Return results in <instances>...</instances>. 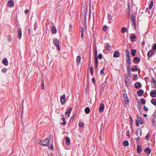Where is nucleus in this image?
Segmentation results:
<instances>
[{"instance_id":"4c0bfd02","label":"nucleus","mask_w":156,"mask_h":156,"mask_svg":"<svg viewBox=\"0 0 156 156\" xmlns=\"http://www.w3.org/2000/svg\"><path fill=\"white\" fill-rule=\"evenodd\" d=\"M97 49L96 48L94 51V57H97Z\"/></svg>"},{"instance_id":"8fccbe9b","label":"nucleus","mask_w":156,"mask_h":156,"mask_svg":"<svg viewBox=\"0 0 156 156\" xmlns=\"http://www.w3.org/2000/svg\"><path fill=\"white\" fill-rule=\"evenodd\" d=\"M140 139V138L139 137H137L135 138V139L136 140V141H137V142H138L139 141Z\"/></svg>"},{"instance_id":"1a4fd4ad","label":"nucleus","mask_w":156,"mask_h":156,"mask_svg":"<svg viewBox=\"0 0 156 156\" xmlns=\"http://www.w3.org/2000/svg\"><path fill=\"white\" fill-rule=\"evenodd\" d=\"M17 36L19 38H20L22 37V30L20 28H18Z\"/></svg>"},{"instance_id":"774afa93","label":"nucleus","mask_w":156,"mask_h":156,"mask_svg":"<svg viewBox=\"0 0 156 156\" xmlns=\"http://www.w3.org/2000/svg\"><path fill=\"white\" fill-rule=\"evenodd\" d=\"M11 36H9L8 37V40L9 41H10L11 40Z\"/></svg>"},{"instance_id":"393cba45","label":"nucleus","mask_w":156,"mask_h":156,"mask_svg":"<svg viewBox=\"0 0 156 156\" xmlns=\"http://www.w3.org/2000/svg\"><path fill=\"white\" fill-rule=\"evenodd\" d=\"M123 145L125 146H128L129 145V143L127 140H125L123 142Z\"/></svg>"},{"instance_id":"f8f14e48","label":"nucleus","mask_w":156,"mask_h":156,"mask_svg":"<svg viewBox=\"0 0 156 156\" xmlns=\"http://www.w3.org/2000/svg\"><path fill=\"white\" fill-rule=\"evenodd\" d=\"M151 83H153L152 85V87L155 88H156V81H155L154 78H152Z\"/></svg>"},{"instance_id":"864d4df0","label":"nucleus","mask_w":156,"mask_h":156,"mask_svg":"<svg viewBox=\"0 0 156 156\" xmlns=\"http://www.w3.org/2000/svg\"><path fill=\"white\" fill-rule=\"evenodd\" d=\"M92 81L93 83H95V78H93L92 79Z\"/></svg>"},{"instance_id":"2eb2a0df","label":"nucleus","mask_w":156,"mask_h":156,"mask_svg":"<svg viewBox=\"0 0 156 156\" xmlns=\"http://www.w3.org/2000/svg\"><path fill=\"white\" fill-rule=\"evenodd\" d=\"M120 55V54L119 52L116 51H115L113 54V57L115 58H117L119 57Z\"/></svg>"},{"instance_id":"69168bd1","label":"nucleus","mask_w":156,"mask_h":156,"mask_svg":"<svg viewBox=\"0 0 156 156\" xmlns=\"http://www.w3.org/2000/svg\"><path fill=\"white\" fill-rule=\"evenodd\" d=\"M80 32L81 33H83V27H81L80 28Z\"/></svg>"},{"instance_id":"0e129e2a","label":"nucleus","mask_w":156,"mask_h":156,"mask_svg":"<svg viewBox=\"0 0 156 156\" xmlns=\"http://www.w3.org/2000/svg\"><path fill=\"white\" fill-rule=\"evenodd\" d=\"M98 67V63H95V68H97Z\"/></svg>"},{"instance_id":"5fc2aeb1","label":"nucleus","mask_w":156,"mask_h":156,"mask_svg":"<svg viewBox=\"0 0 156 156\" xmlns=\"http://www.w3.org/2000/svg\"><path fill=\"white\" fill-rule=\"evenodd\" d=\"M144 110L146 111H147L148 110V109L145 106H144L143 107Z\"/></svg>"},{"instance_id":"a878e982","label":"nucleus","mask_w":156,"mask_h":156,"mask_svg":"<svg viewBox=\"0 0 156 156\" xmlns=\"http://www.w3.org/2000/svg\"><path fill=\"white\" fill-rule=\"evenodd\" d=\"M51 30L53 32L52 34L56 33L57 32V30L55 27H52Z\"/></svg>"},{"instance_id":"c9c22d12","label":"nucleus","mask_w":156,"mask_h":156,"mask_svg":"<svg viewBox=\"0 0 156 156\" xmlns=\"http://www.w3.org/2000/svg\"><path fill=\"white\" fill-rule=\"evenodd\" d=\"M127 73L129 75V77H130L131 74V72L130 70H127Z\"/></svg>"},{"instance_id":"a19ab883","label":"nucleus","mask_w":156,"mask_h":156,"mask_svg":"<svg viewBox=\"0 0 156 156\" xmlns=\"http://www.w3.org/2000/svg\"><path fill=\"white\" fill-rule=\"evenodd\" d=\"M107 27L106 26H104L103 27V30L106 31L107 30Z\"/></svg>"},{"instance_id":"09e8293b","label":"nucleus","mask_w":156,"mask_h":156,"mask_svg":"<svg viewBox=\"0 0 156 156\" xmlns=\"http://www.w3.org/2000/svg\"><path fill=\"white\" fill-rule=\"evenodd\" d=\"M6 71L7 69L5 68H3L2 70V71L4 73Z\"/></svg>"},{"instance_id":"c03bdc74","label":"nucleus","mask_w":156,"mask_h":156,"mask_svg":"<svg viewBox=\"0 0 156 156\" xmlns=\"http://www.w3.org/2000/svg\"><path fill=\"white\" fill-rule=\"evenodd\" d=\"M152 48V50L154 51H155V50H156V43L155 44L154 46H153Z\"/></svg>"},{"instance_id":"58836bf2","label":"nucleus","mask_w":156,"mask_h":156,"mask_svg":"<svg viewBox=\"0 0 156 156\" xmlns=\"http://www.w3.org/2000/svg\"><path fill=\"white\" fill-rule=\"evenodd\" d=\"M94 63H98V59L97 57H94Z\"/></svg>"},{"instance_id":"338daca9","label":"nucleus","mask_w":156,"mask_h":156,"mask_svg":"<svg viewBox=\"0 0 156 156\" xmlns=\"http://www.w3.org/2000/svg\"><path fill=\"white\" fill-rule=\"evenodd\" d=\"M139 123L140 124H142L143 123V121L142 120H139Z\"/></svg>"},{"instance_id":"de8ad7c7","label":"nucleus","mask_w":156,"mask_h":156,"mask_svg":"<svg viewBox=\"0 0 156 156\" xmlns=\"http://www.w3.org/2000/svg\"><path fill=\"white\" fill-rule=\"evenodd\" d=\"M155 120L154 119H152V123L153 126H154L155 124Z\"/></svg>"},{"instance_id":"f3484780","label":"nucleus","mask_w":156,"mask_h":156,"mask_svg":"<svg viewBox=\"0 0 156 156\" xmlns=\"http://www.w3.org/2000/svg\"><path fill=\"white\" fill-rule=\"evenodd\" d=\"M142 151V147L140 145H138L137 147V152L138 153H140Z\"/></svg>"},{"instance_id":"7ed1b4c3","label":"nucleus","mask_w":156,"mask_h":156,"mask_svg":"<svg viewBox=\"0 0 156 156\" xmlns=\"http://www.w3.org/2000/svg\"><path fill=\"white\" fill-rule=\"evenodd\" d=\"M66 97V95L64 94L60 98V101L62 105H63L65 103Z\"/></svg>"},{"instance_id":"a18cd8bd","label":"nucleus","mask_w":156,"mask_h":156,"mask_svg":"<svg viewBox=\"0 0 156 156\" xmlns=\"http://www.w3.org/2000/svg\"><path fill=\"white\" fill-rule=\"evenodd\" d=\"M153 118L152 119H154L156 118V112H154L153 115Z\"/></svg>"},{"instance_id":"e2e57ef3","label":"nucleus","mask_w":156,"mask_h":156,"mask_svg":"<svg viewBox=\"0 0 156 156\" xmlns=\"http://www.w3.org/2000/svg\"><path fill=\"white\" fill-rule=\"evenodd\" d=\"M50 148L51 150H53L54 147H53V145L52 144L51 145V146L50 147Z\"/></svg>"},{"instance_id":"4d7b16f0","label":"nucleus","mask_w":156,"mask_h":156,"mask_svg":"<svg viewBox=\"0 0 156 156\" xmlns=\"http://www.w3.org/2000/svg\"><path fill=\"white\" fill-rule=\"evenodd\" d=\"M149 136V133H148L145 137V138L147 140H148V137Z\"/></svg>"},{"instance_id":"2f4dec72","label":"nucleus","mask_w":156,"mask_h":156,"mask_svg":"<svg viewBox=\"0 0 156 156\" xmlns=\"http://www.w3.org/2000/svg\"><path fill=\"white\" fill-rule=\"evenodd\" d=\"M126 30V27H123L122 28V32L123 33H125Z\"/></svg>"},{"instance_id":"ddd939ff","label":"nucleus","mask_w":156,"mask_h":156,"mask_svg":"<svg viewBox=\"0 0 156 156\" xmlns=\"http://www.w3.org/2000/svg\"><path fill=\"white\" fill-rule=\"evenodd\" d=\"M8 5L10 7H12L14 5V3L12 0H9L8 2Z\"/></svg>"},{"instance_id":"a211bd4d","label":"nucleus","mask_w":156,"mask_h":156,"mask_svg":"<svg viewBox=\"0 0 156 156\" xmlns=\"http://www.w3.org/2000/svg\"><path fill=\"white\" fill-rule=\"evenodd\" d=\"M144 152L147 154H150L151 153V149L148 147L145 149Z\"/></svg>"},{"instance_id":"6ab92c4d","label":"nucleus","mask_w":156,"mask_h":156,"mask_svg":"<svg viewBox=\"0 0 156 156\" xmlns=\"http://www.w3.org/2000/svg\"><path fill=\"white\" fill-rule=\"evenodd\" d=\"M65 139L66 142V144L68 145H69L70 142V139L68 137H66L65 138Z\"/></svg>"},{"instance_id":"c85d7f7f","label":"nucleus","mask_w":156,"mask_h":156,"mask_svg":"<svg viewBox=\"0 0 156 156\" xmlns=\"http://www.w3.org/2000/svg\"><path fill=\"white\" fill-rule=\"evenodd\" d=\"M90 74L91 75H93L94 72V70L93 67L91 66L90 68Z\"/></svg>"},{"instance_id":"9b49d317","label":"nucleus","mask_w":156,"mask_h":156,"mask_svg":"<svg viewBox=\"0 0 156 156\" xmlns=\"http://www.w3.org/2000/svg\"><path fill=\"white\" fill-rule=\"evenodd\" d=\"M134 86L136 88H139L141 87V84L140 82H136L135 83Z\"/></svg>"},{"instance_id":"6e6d98bb","label":"nucleus","mask_w":156,"mask_h":156,"mask_svg":"<svg viewBox=\"0 0 156 156\" xmlns=\"http://www.w3.org/2000/svg\"><path fill=\"white\" fill-rule=\"evenodd\" d=\"M127 69H128L127 70H130L129 65L128 64L127 65Z\"/></svg>"},{"instance_id":"473e14b6","label":"nucleus","mask_w":156,"mask_h":156,"mask_svg":"<svg viewBox=\"0 0 156 156\" xmlns=\"http://www.w3.org/2000/svg\"><path fill=\"white\" fill-rule=\"evenodd\" d=\"M125 83H126V85L127 86H128L129 85V83L128 81V79H126L125 80Z\"/></svg>"},{"instance_id":"680f3d73","label":"nucleus","mask_w":156,"mask_h":156,"mask_svg":"<svg viewBox=\"0 0 156 156\" xmlns=\"http://www.w3.org/2000/svg\"><path fill=\"white\" fill-rule=\"evenodd\" d=\"M127 61V63L128 64L130 65L131 64V62L130 60H126Z\"/></svg>"},{"instance_id":"79ce46f5","label":"nucleus","mask_w":156,"mask_h":156,"mask_svg":"<svg viewBox=\"0 0 156 156\" xmlns=\"http://www.w3.org/2000/svg\"><path fill=\"white\" fill-rule=\"evenodd\" d=\"M62 119L63 120V122L61 124H65L66 123V121H65V118H62Z\"/></svg>"},{"instance_id":"e433bc0d","label":"nucleus","mask_w":156,"mask_h":156,"mask_svg":"<svg viewBox=\"0 0 156 156\" xmlns=\"http://www.w3.org/2000/svg\"><path fill=\"white\" fill-rule=\"evenodd\" d=\"M141 102L144 104H145V100L144 99H141L140 100Z\"/></svg>"},{"instance_id":"bb28decb","label":"nucleus","mask_w":156,"mask_h":156,"mask_svg":"<svg viewBox=\"0 0 156 156\" xmlns=\"http://www.w3.org/2000/svg\"><path fill=\"white\" fill-rule=\"evenodd\" d=\"M110 45L108 44H106L105 47V49L107 50H109L110 49Z\"/></svg>"},{"instance_id":"aec40b11","label":"nucleus","mask_w":156,"mask_h":156,"mask_svg":"<svg viewBox=\"0 0 156 156\" xmlns=\"http://www.w3.org/2000/svg\"><path fill=\"white\" fill-rule=\"evenodd\" d=\"M81 60V57L79 56H78L76 58V61L77 62V65H79L80 63V60Z\"/></svg>"},{"instance_id":"bf43d9fd","label":"nucleus","mask_w":156,"mask_h":156,"mask_svg":"<svg viewBox=\"0 0 156 156\" xmlns=\"http://www.w3.org/2000/svg\"><path fill=\"white\" fill-rule=\"evenodd\" d=\"M126 59V60H131V58H130V56H127V58Z\"/></svg>"},{"instance_id":"39448f33","label":"nucleus","mask_w":156,"mask_h":156,"mask_svg":"<svg viewBox=\"0 0 156 156\" xmlns=\"http://www.w3.org/2000/svg\"><path fill=\"white\" fill-rule=\"evenodd\" d=\"M140 61V58L138 57H136L134 58L133 60V62L135 64L138 63Z\"/></svg>"},{"instance_id":"37998d69","label":"nucleus","mask_w":156,"mask_h":156,"mask_svg":"<svg viewBox=\"0 0 156 156\" xmlns=\"http://www.w3.org/2000/svg\"><path fill=\"white\" fill-rule=\"evenodd\" d=\"M138 75L137 74H136L134 75L133 77V79L134 80H136L138 78Z\"/></svg>"},{"instance_id":"49530a36","label":"nucleus","mask_w":156,"mask_h":156,"mask_svg":"<svg viewBox=\"0 0 156 156\" xmlns=\"http://www.w3.org/2000/svg\"><path fill=\"white\" fill-rule=\"evenodd\" d=\"M105 69L104 68H103L100 71V73L101 74H103L104 73V70Z\"/></svg>"},{"instance_id":"f03ea898","label":"nucleus","mask_w":156,"mask_h":156,"mask_svg":"<svg viewBox=\"0 0 156 156\" xmlns=\"http://www.w3.org/2000/svg\"><path fill=\"white\" fill-rule=\"evenodd\" d=\"M53 43L54 45L57 47V49L58 50H59L60 48L59 47V41L57 39L55 38L53 40Z\"/></svg>"},{"instance_id":"6e6552de","label":"nucleus","mask_w":156,"mask_h":156,"mask_svg":"<svg viewBox=\"0 0 156 156\" xmlns=\"http://www.w3.org/2000/svg\"><path fill=\"white\" fill-rule=\"evenodd\" d=\"M150 95L152 97L154 98L156 97V90L151 91L150 93Z\"/></svg>"},{"instance_id":"5701e85b","label":"nucleus","mask_w":156,"mask_h":156,"mask_svg":"<svg viewBox=\"0 0 156 156\" xmlns=\"http://www.w3.org/2000/svg\"><path fill=\"white\" fill-rule=\"evenodd\" d=\"M139 134H140V136L141 135V130L140 129H137L136 131V135L137 136H138Z\"/></svg>"},{"instance_id":"f257e3e1","label":"nucleus","mask_w":156,"mask_h":156,"mask_svg":"<svg viewBox=\"0 0 156 156\" xmlns=\"http://www.w3.org/2000/svg\"><path fill=\"white\" fill-rule=\"evenodd\" d=\"M51 141V138H46L45 139L41 140L40 144L44 146H48Z\"/></svg>"},{"instance_id":"0eeeda50","label":"nucleus","mask_w":156,"mask_h":156,"mask_svg":"<svg viewBox=\"0 0 156 156\" xmlns=\"http://www.w3.org/2000/svg\"><path fill=\"white\" fill-rule=\"evenodd\" d=\"M105 108V106L103 103H101L100 105L99 108V111L100 112H102Z\"/></svg>"},{"instance_id":"13d9d810","label":"nucleus","mask_w":156,"mask_h":156,"mask_svg":"<svg viewBox=\"0 0 156 156\" xmlns=\"http://www.w3.org/2000/svg\"><path fill=\"white\" fill-rule=\"evenodd\" d=\"M79 125L80 126L82 127L83 125V124L82 122H80L79 123Z\"/></svg>"},{"instance_id":"20e7f679","label":"nucleus","mask_w":156,"mask_h":156,"mask_svg":"<svg viewBox=\"0 0 156 156\" xmlns=\"http://www.w3.org/2000/svg\"><path fill=\"white\" fill-rule=\"evenodd\" d=\"M72 110V108L70 107L69 109L67 110L66 112L65 113V115H66V117L67 118H69V115L70 112H71Z\"/></svg>"},{"instance_id":"4be33fe9","label":"nucleus","mask_w":156,"mask_h":156,"mask_svg":"<svg viewBox=\"0 0 156 156\" xmlns=\"http://www.w3.org/2000/svg\"><path fill=\"white\" fill-rule=\"evenodd\" d=\"M90 111V109L89 107H86L85 109V112L87 114H89Z\"/></svg>"},{"instance_id":"b1692460","label":"nucleus","mask_w":156,"mask_h":156,"mask_svg":"<svg viewBox=\"0 0 156 156\" xmlns=\"http://www.w3.org/2000/svg\"><path fill=\"white\" fill-rule=\"evenodd\" d=\"M131 54L133 56L135 55L136 53V50L135 49H132L131 51Z\"/></svg>"},{"instance_id":"cd10ccee","label":"nucleus","mask_w":156,"mask_h":156,"mask_svg":"<svg viewBox=\"0 0 156 156\" xmlns=\"http://www.w3.org/2000/svg\"><path fill=\"white\" fill-rule=\"evenodd\" d=\"M151 102L153 105H156V99H152Z\"/></svg>"},{"instance_id":"603ef678","label":"nucleus","mask_w":156,"mask_h":156,"mask_svg":"<svg viewBox=\"0 0 156 156\" xmlns=\"http://www.w3.org/2000/svg\"><path fill=\"white\" fill-rule=\"evenodd\" d=\"M126 135L127 136H130V132L129 130H127L126 132Z\"/></svg>"},{"instance_id":"4468645a","label":"nucleus","mask_w":156,"mask_h":156,"mask_svg":"<svg viewBox=\"0 0 156 156\" xmlns=\"http://www.w3.org/2000/svg\"><path fill=\"white\" fill-rule=\"evenodd\" d=\"M155 51H154L152 50L149 51L147 54V57H151Z\"/></svg>"},{"instance_id":"72a5a7b5","label":"nucleus","mask_w":156,"mask_h":156,"mask_svg":"<svg viewBox=\"0 0 156 156\" xmlns=\"http://www.w3.org/2000/svg\"><path fill=\"white\" fill-rule=\"evenodd\" d=\"M153 1H152L151 2V3L149 5V9H151L152 8V7H153Z\"/></svg>"},{"instance_id":"dca6fc26","label":"nucleus","mask_w":156,"mask_h":156,"mask_svg":"<svg viewBox=\"0 0 156 156\" xmlns=\"http://www.w3.org/2000/svg\"><path fill=\"white\" fill-rule=\"evenodd\" d=\"M144 93L143 90L142 89L139 90L137 92L138 95L140 96H142Z\"/></svg>"},{"instance_id":"423d86ee","label":"nucleus","mask_w":156,"mask_h":156,"mask_svg":"<svg viewBox=\"0 0 156 156\" xmlns=\"http://www.w3.org/2000/svg\"><path fill=\"white\" fill-rule=\"evenodd\" d=\"M123 96L124 98V100L125 101V103L126 104H128L129 102V100L127 97V94H124L123 95Z\"/></svg>"},{"instance_id":"412c9836","label":"nucleus","mask_w":156,"mask_h":156,"mask_svg":"<svg viewBox=\"0 0 156 156\" xmlns=\"http://www.w3.org/2000/svg\"><path fill=\"white\" fill-rule=\"evenodd\" d=\"M2 62V63L5 65L7 66L8 65V62L6 58L3 59Z\"/></svg>"},{"instance_id":"c756f323","label":"nucleus","mask_w":156,"mask_h":156,"mask_svg":"<svg viewBox=\"0 0 156 156\" xmlns=\"http://www.w3.org/2000/svg\"><path fill=\"white\" fill-rule=\"evenodd\" d=\"M136 38V36L135 35L131 36L130 37V39L131 41H133L134 39H135Z\"/></svg>"},{"instance_id":"052dcab7","label":"nucleus","mask_w":156,"mask_h":156,"mask_svg":"<svg viewBox=\"0 0 156 156\" xmlns=\"http://www.w3.org/2000/svg\"><path fill=\"white\" fill-rule=\"evenodd\" d=\"M29 10L28 9H27L25 10V13L26 14H27L29 12Z\"/></svg>"},{"instance_id":"ea45409f","label":"nucleus","mask_w":156,"mask_h":156,"mask_svg":"<svg viewBox=\"0 0 156 156\" xmlns=\"http://www.w3.org/2000/svg\"><path fill=\"white\" fill-rule=\"evenodd\" d=\"M98 58L100 59H102V54H99L98 55Z\"/></svg>"},{"instance_id":"9d476101","label":"nucleus","mask_w":156,"mask_h":156,"mask_svg":"<svg viewBox=\"0 0 156 156\" xmlns=\"http://www.w3.org/2000/svg\"><path fill=\"white\" fill-rule=\"evenodd\" d=\"M131 19L133 22L134 24L135 25L136 24L135 16L133 14H131Z\"/></svg>"},{"instance_id":"3c124183","label":"nucleus","mask_w":156,"mask_h":156,"mask_svg":"<svg viewBox=\"0 0 156 156\" xmlns=\"http://www.w3.org/2000/svg\"><path fill=\"white\" fill-rule=\"evenodd\" d=\"M136 126H139V121L138 119L136 120Z\"/></svg>"},{"instance_id":"7c9ffc66","label":"nucleus","mask_w":156,"mask_h":156,"mask_svg":"<svg viewBox=\"0 0 156 156\" xmlns=\"http://www.w3.org/2000/svg\"><path fill=\"white\" fill-rule=\"evenodd\" d=\"M125 53L126 54V55L127 57L130 56L129 53V52L128 49H126V50Z\"/></svg>"},{"instance_id":"f704fd0d","label":"nucleus","mask_w":156,"mask_h":156,"mask_svg":"<svg viewBox=\"0 0 156 156\" xmlns=\"http://www.w3.org/2000/svg\"><path fill=\"white\" fill-rule=\"evenodd\" d=\"M41 82H42V84H41V86H42V89H44V81L43 80H42V81H41Z\"/></svg>"}]
</instances>
